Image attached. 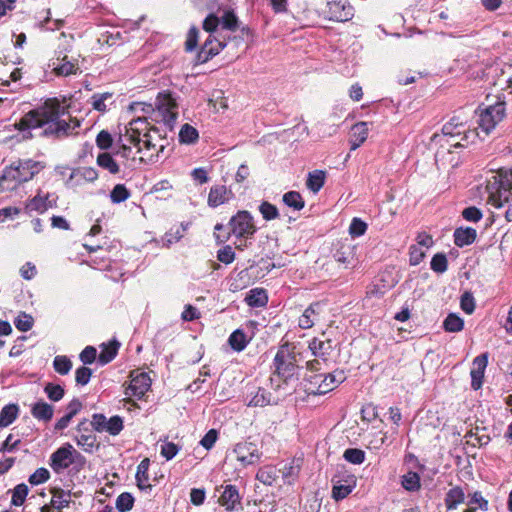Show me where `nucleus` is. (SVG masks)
Wrapping results in <instances>:
<instances>
[{
  "label": "nucleus",
  "instance_id": "61",
  "mask_svg": "<svg viewBox=\"0 0 512 512\" xmlns=\"http://www.w3.org/2000/svg\"><path fill=\"white\" fill-rule=\"evenodd\" d=\"M352 489H353V486H351V485H344V484L334 485L333 489H332V497L336 501L343 500L352 492Z\"/></svg>",
  "mask_w": 512,
  "mask_h": 512
},
{
  "label": "nucleus",
  "instance_id": "4",
  "mask_svg": "<svg viewBox=\"0 0 512 512\" xmlns=\"http://www.w3.org/2000/svg\"><path fill=\"white\" fill-rule=\"evenodd\" d=\"M49 465L57 474L69 467L74 473H79L86 465V458L70 443H65L51 454Z\"/></svg>",
  "mask_w": 512,
  "mask_h": 512
},
{
  "label": "nucleus",
  "instance_id": "29",
  "mask_svg": "<svg viewBox=\"0 0 512 512\" xmlns=\"http://www.w3.org/2000/svg\"><path fill=\"white\" fill-rule=\"evenodd\" d=\"M150 461L148 458L143 459L138 467L136 472V481L139 489L144 490L147 488H151V485L148 483V469H149Z\"/></svg>",
  "mask_w": 512,
  "mask_h": 512
},
{
  "label": "nucleus",
  "instance_id": "47",
  "mask_svg": "<svg viewBox=\"0 0 512 512\" xmlns=\"http://www.w3.org/2000/svg\"><path fill=\"white\" fill-rule=\"evenodd\" d=\"M47 397L54 402L60 401L65 394L64 388L58 384L47 383L44 387Z\"/></svg>",
  "mask_w": 512,
  "mask_h": 512
},
{
  "label": "nucleus",
  "instance_id": "18",
  "mask_svg": "<svg viewBox=\"0 0 512 512\" xmlns=\"http://www.w3.org/2000/svg\"><path fill=\"white\" fill-rule=\"evenodd\" d=\"M57 196L55 194L46 193L45 195L41 194V191L30 200L27 205L28 209L31 211H37L43 213L48 208H52L56 206Z\"/></svg>",
  "mask_w": 512,
  "mask_h": 512
},
{
  "label": "nucleus",
  "instance_id": "26",
  "mask_svg": "<svg viewBox=\"0 0 512 512\" xmlns=\"http://www.w3.org/2000/svg\"><path fill=\"white\" fill-rule=\"evenodd\" d=\"M120 343L117 340H112L108 344L102 345V350L98 356L100 364L105 365L111 362L117 355Z\"/></svg>",
  "mask_w": 512,
  "mask_h": 512
},
{
  "label": "nucleus",
  "instance_id": "52",
  "mask_svg": "<svg viewBox=\"0 0 512 512\" xmlns=\"http://www.w3.org/2000/svg\"><path fill=\"white\" fill-rule=\"evenodd\" d=\"M259 211L262 217L267 221L274 220L279 216L277 207L267 201L261 203Z\"/></svg>",
  "mask_w": 512,
  "mask_h": 512
},
{
  "label": "nucleus",
  "instance_id": "21",
  "mask_svg": "<svg viewBox=\"0 0 512 512\" xmlns=\"http://www.w3.org/2000/svg\"><path fill=\"white\" fill-rule=\"evenodd\" d=\"M453 237L455 245L462 248L475 241L477 232L472 227H459L455 229Z\"/></svg>",
  "mask_w": 512,
  "mask_h": 512
},
{
  "label": "nucleus",
  "instance_id": "64",
  "mask_svg": "<svg viewBox=\"0 0 512 512\" xmlns=\"http://www.w3.org/2000/svg\"><path fill=\"white\" fill-rule=\"evenodd\" d=\"M321 504L316 496H312L306 500L301 507L300 512H319Z\"/></svg>",
  "mask_w": 512,
  "mask_h": 512
},
{
  "label": "nucleus",
  "instance_id": "6",
  "mask_svg": "<svg viewBox=\"0 0 512 512\" xmlns=\"http://www.w3.org/2000/svg\"><path fill=\"white\" fill-rule=\"evenodd\" d=\"M505 111L504 101H497L495 104L486 106L481 105L477 111L478 127L488 135L504 119Z\"/></svg>",
  "mask_w": 512,
  "mask_h": 512
},
{
  "label": "nucleus",
  "instance_id": "41",
  "mask_svg": "<svg viewBox=\"0 0 512 512\" xmlns=\"http://www.w3.org/2000/svg\"><path fill=\"white\" fill-rule=\"evenodd\" d=\"M29 488L26 484L21 483L14 487L12 490L11 504L13 506H21L25 502L28 495Z\"/></svg>",
  "mask_w": 512,
  "mask_h": 512
},
{
  "label": "nucleus",
  "instance_id": "63",
  "mask_svg": "<svg viewBox=\"0 0 512 512\" xmlns=\"http://www.w3.org/2000/svg\"><path fill=\"white\" fill-rule=\"evenodd\" d=\"M220 24V18L216 16L214 13H210L203 21L202 28L208 32L213 33L216 31Z\"/></svg>",
  "mask_w": 512,
  "mask_h": 512
},
{
  "label": "nucleus",
  "instance_id": "51",
  "mask_svg": "<svg viewBox=\"0 0 512 512\" xmlns=\"http://www.w3.org/2000/svg\"><path fill=\"white\" fill-rule=\"evenodd\" d=\"M431 269L436 273H444L448 268L447 257L443 253H437L431 260Z\"/></svg>",
  "mask_w": 512,
  "mask_h": 512
},
{
  "label": "nucleus",
  "instance_id": "53",
  "mask_svg": "<svg viewBox=\"0 0 512 512\" xmlns=\"http://www.w3.org/2000/svg\"><path fill=\"white\" fill-rule=\"evenodd\" d=\"M123 427V419L115 415L108 420L104 431L108 432L110 435L116 436L123 430Z\"/></svg>",
  "mask_w": 512,
  "mask_h": 512
},
{
  "label": "nucleus",
  "instance_id": "58",
  "mask_svg": "<svg viewBox=\"0 0 512 512\" xmlns=\"http://www.w3.org/2000/svg\"><path fill=\"white\" fill-rule=\"evenodd\" d=\"M217 259L226 265L231 264L235 260V252L230 245H226L218 250Z\"/></svg>",
  "mask_w": 512,
  "mask_h": 512
},
{
  "label": "nucleus",
  "instance_id": "49",
  "mask_svg": "<svg viewBox=\"0 0 512 512\" xmlns=\"http://www.w3.org/2000/svg\"><path fill=\"white\" fill-rule=\"evenodd\" d=\"M343 457L346 461L352 464H362L365 460V452L357 448L346 449Z\"/></svg>",
  "mask_w": 512,
  "mask_h": 512
},
{
  "label": "nucleus",
  "instance_id": "33",
  "mask_svg": "<svg viewBox=\"0 0 512 512\" xmlns=\"http://www.w3.org/2000/svg\"><path fill=\"white\" fill-rule=\"evenodd\" d=\"M401 484L407 491H418L421 487L420 476L416 472L409 471L402 476Z\"/></svg>",
  "mask_w": 512,
  "mask_h": 512
},
{
  "label": "nucleus",
  "instance_id": "31",
  "mask_svg": "<svg viewBox=\"0 0 512 512\" xmlns=\"http://www.w3.org/2000/svg\"><path fill=\"white\" fill-rule=\"evenodd\" d=\"M18 406L16 404H8L4 406L0 412V427H7L12 424L18 416Z\"/></svg>",
  "mask_w": 512,
  "mask_h": 512
},
{
  "label": "nucleus",
  "instance_id": "43",
  "mask_svg": "<svg viewBox=\"0 0 512 512\" xmlns=\"http://www.w3.org/2000/svg\"><path fill=\"white\" fill-rule=\"evenodd\" d=\"M228 342H229L230 346L232 347V349H234L235 351H238V352L244 350L248 343L247 339H246V335L241 330H235L229 336Z\"/></svg>",
  "mask_w": 512,
  "mask_h": 512
},
{
  "label": "nucleus",
  "instance_id": "9",
  "mask_svg": "<svg viewBox=\"0 0 512 512\" xmlns=\"http://www.w3.org/2000/svg\"><path fill=\"white\" fill-rule=\"evenodd\" d=\"M150 387L151 379L147 373L140 372L134 374V372H132L130 384L125 390V394L128 396L127 403H131L136 406V403L131 399V397L133 396L137 399H142Z\"/></svg>",
  "mask_w": 512,
  "mask_h": 512
},
{
  "label": "nucleus",
  "instance_id": "32",
  "mask_svg": "<svg viewBox=\"0 0 512 512\" xmlns=\"http://www.w3.org/2000/svg\"><path fill=\"white\" fill-rule=\"evenodd\" d=\"M96 162L99 167L108 170L111 174H117L120 171L117 162L113 159L111 154L107 152L100 153L97 156Z\"/></svg>",
  "mask_w": 512,
  "mask_h": 512
},
{
  "label": "nucleus",
  "instance_id": "13",
  "mask_svg": "<svg viewBox=\"0 0 512 512\" xmlns=\"http://www.w3.org/2000/svg\"><path fill=\"white\" fill-rule=\"evenodd\" d=\"M149 129V123L142 118L134 119L129 123V127L127 128L128 141L131 144L138 146V152L141 151V137H143L144 133L148 132Z\"/></svg>",
  "mask_w": 512,
  "mask_h": 512
},
{
  "label": "nucleus",
  "instance_id": "56",
  "mask_svg": "<svg viewBox=\"0 0 512 512\" xmlns=\"http://www.w3.org/2000/svg\"><path fill=\"white\" fill-rule=\"evenodd\" d=\"M199 40V29L195 26H192L187 34V39L185 42V49L188 52L193 51L197 45Z\"/></svg>",
  "mask_w": 512,
  "mask_h": 512
},
{
  "label": "nucleus",
  "instance_id": "19",
  "mask_svg": "<svg viewBox=\"0 0 512 512\" xmlns=\"http://www.w3.org/2000/svg\"><path fill=\"white\" fill-rule=\"evenodd\" d=\"M163 141L162 135L159 133V130L156 127H150L148 132L144 133V136L141 137V143L147 150L155 149L159 146V150L157 151V155L159 152H163L165 145L160 144L159 142Z\"/></svg>",
  "mask_w": 512,
  "mask_h": 512
},
{
  "label": "nucleus",
  "instance_id": "60",
  "mask_svg": "<svg viewBox=\"0 0 512 512\" xmlns=\"http://www.w3.org/2000/svg\"><path fill=\"white\" fill-rule=\"evenodd\" d=\"M460 306H461V309L467 314H472L474 312L475 300H474L472 293H470V292L463 293V295L461 296Z\"/></svg>",
  "mask_w": 512,
  "mask_h": 512
},
{
  "label": "nucleus",
  "instance_id": "54",
  "mask_svg": "<svg viewBox=\"0 0 512 512\" xmlns=\"http://www.w3.org/2000/svg\"><path fill=\"white\" fill-rule=\"evenodd\" d=\"M367 224L360 218H353L349 226V233L352 237H360L365 234Z\"/></svg>",
  "mask_w": 512,
  "mask_h": 512
},
{
  "label": "nucleus",
  "instance_id": "20",
  "mask_svg": "<svg viewBox=\"0 0 512 512\" xmlns=\"http://www.w3.org/2000/svg\"><path fill=\"white\" fill-rule=\"evenodd\" d=\"M368 137L367 122H359L352 126L350 135L351 150L360 147Z\"/></svg>",
  "mask_w": 512,
  "mask_h": 512
},
{
  "label": "nucleus",
  "instance_id": "25",
  "mask_svg": "<svg viewBox=\"0 0 512 512\" xmlns=\"http://www.w3.org/2000/svg\"><path fill=\"white\" fill-rule=\"evenodd\" d=\"M334 259L347 267L355 261L354 246L342 244L334 253Z\"/></svg>",
  "mask_w": 512,
  "mask_h": 512
},
{
  "label": "nucleus",
  "instance_id": "7",
  "mask_svg": "<svg viewBox=\"0 0 512 512\" xmlns=\"http://www.w3.org/2000/svg\"><path fill=\"white\" fill-rule=\"evenodd\" d=\"M155 107L162 116L164 124L172 130L178 117L176 98L169 91L160 92L156 98Z\"/></svg>",
  "mask_w": 512,
  "mask_h": 512
},
{
  "label": "nucleus",
  "instance_id": "39",
  "mask_svg": "<svg viewBox=\"0 0 512 512\" xmlns=\"http://www.w3.org/2000/svg\"><path fill=\"white\" fill-rule=\"evenodd\" d=\"M283 202L288 207L293 208L294 210H301L304 208L305 202L301 196V194L297 191H289L283 195Z\"/></svg>",
  "mask_w": 512,
  "mask_h": 512
},
{
  "label": "nucleus",
  "instance_id": "38",
  "mask_svg": "<svg viewBox=\"0 0 512 512\" xmlns=\"http://www.w3.org/2000/svg\"><path fill=\"white\" fill-rule=\"evenodd\" d=\"M463 327V319L455 313L448 314L443 322V328L447 332H459Z\"/></svg>",
  "mask_w": 512,
  "mask_h": 512
},
{
  "label": "nucleus",
  "instance_id": "17",
  "mask_svg": "<svg viewBox=\"0 0 512 512\" xmlns=\"http://www.w3.org/2000/svg\"><path fill=\"white\" fill-rule=\"evenodd\" d=\"M322 308L323 304L320 302L310 304L299 318V327L302 329L311 328L318 321Z\"/></svg>",
  "mask_w": 512,
  "mask_h": 512
},
{
  "label": "nucleus",
  "instance_id": "12",
  "mask_svg": "<svg viewBox=\"0 0 512 512\" xmlns=\"http://www.w3.org/2000/svg\"><path fill=\"white\" fill-rule=\"evenodd\" d=\"M305 391L312 395H323L334 388L330 387L328 374H313L306 378Z\"/></svg>",
  "mask_w": 512,
  "mask_h": 512
},
{
  "label": "nucleus",
  "instance_id": "15",
  "mask_svg": "<svg viewBox=\"0 0 512 512\" xmlns=\"http://www.w3.org/2000/svg\"><path fill=\"white\" fill-rule=\"evenodd\" d=\"M233 196L232 191L227 189L226 186L214 185L210 188L207 203L210 207L216 208L227 203Z\"/></svg>",
  "mask_w": 512,
  "mask_h": 512
},
{
  "label": "nucleus",
  "instance_id": "37",
  "mask_svg": "<svg viewBox=\"0 0 512 512\" xmlns=\"http://www.w3.org/2000/svg\"><path fill=\"white\" fill-rule=\"evenodd\" d=\"M74 177L80 178L86 182H94L98 179V172L93 167H80L73 170L70 180Z\"/></svg>",
  "mask_w": 512,
  "mask_h": 512
},
{
  "label": "nucleus",
  "instance_id": "27",
  "mask_svg": "<svg viewBox=\"0 0 512 512\" xmlns=\"http://www.w3.org/2000/svg\"><path fill=\"white\" fill-rule=\"evenodd\" d=\"M245 301L251 307H263L268 302V296L264 289L254 288L249 291Z\"/></svg>",
  "mask_w": 512,
  "mask_h": 512
},
{
  "label": "nucleus",
  "instance_id": "3",
  "mask_svg": "<svg viewBox=\"0 0 512 512\" xmlns=\"http://www.w3.org/2000/svg\"><path fill=\"white\" fill-rule=\"evenodd\" d=\"M486 191L488 201L495 207H501L503 203H509L505 212L508 221H512V170L492 176L487 182Z\"/></svg>",
  "mask_w": 512,
  "mask_h": 512
},
{
  "label": "nucleus",
  "instance_id": "62",
  "mask_svg": "<svg viewBox=\"0 0 512 512\" xmlns=\"http://www.w3.org/2000/svg\"><path fill=\"white\" fill-rule=\"evenodd\" d=\"M482 212L475 206H470L462 211V217L470 222H478L482 219Z\"/></svg>",
  "mask_w": 512,
  "mask_h": 512
},
{
  "label": "nucleus",
  "instance_id": "8",
  "mask_svg": "<svg viewBox=\"0 0 512 512\" xmlns=\"http://www.w3.org/2000/svg\"><path fill=\"white\" fill-rule=\"evenodd\" d=\"M229 226L231 233L237 238H248L256 232L253 217L246 210L238 211L237 214L230 219Z\"/></svg>",
  "mask_w": 512,
  "mask_h": 512
},
{
  "label": "nucleus",
  "instance_id": "46",
  "mask_svg": "<svg viewBox=\"0 0 512 512\" xmlns=\"http://www.w3.org/2000/svg\"><path fill=\"white\" fill-rule=\"evenodd\" d=\"M134 497L128 493H121L116 499V508L119 512H128L133 508Z\"/></svg>",
  "mask_w": 512,
  "mask_h": 512
},
{
  "label": "nucleus",
  "instance_id": "11",
  "mask_svg": "<svg viewBox=\"0 0 512 512\" xmlns=\"http://www.w3.org/2000/svg\"><path fill=\"white\" fill-rule=\"evenodd\" d=\"M236 458L244 466L252 465L259 461L261 453L259 452L256 444L252 442H242L236 444L234 448Z\"/></svg>",
  "mask_w": 512,
  "mask_h": 512
},
{
  "label": "nucleus",
  "instance_id": "36",
  "mask_svg": "<svg viewBox=\"0 0 512 512\" xmlns=\"http://www.w3.org/2000/svg\"><path fill=\"white\" fill-rule=\"evenodd\" d=\"M113 93L104 92L93 94L90 98V104L93 109L99 112H105L107 110L106 101L112 99Z\"/></svg>",
  "mask_w": 512,
  "mask_h": 512
},
{
  "label": "nucleus",
  "instance_id": "1",
  "mask_svg": "<svg viewBox=\"0 0 512 512\" xmlns=\"http://www.w3.org/2000/svg\"><path fill=\"white\" fill-rule=\"evenodd\" d=\"M15 127L19 131L27 132L23 135L25 139L32 137L30 130L35 128H43L42 136L62 139L76 133L80 121L69 115L68 106L62 105L56 98H50L26 113Z\"/></svg>",
  "mask_w": 512,
  "mask_h": 512
},
{
  "label": "nucleus",
  "instance_id": "22",
  "mask_svg": "<svg viewBox=\"0 0 512 512\" xmlns=\"http://www.w3.org/2000/svg\"><path fill=\"white\" fill-rule=\"evenodd\" d=\"M31 414L39 421L49 422L53 418L54 408L51 404L40 400L33 404Z\"/></svg>",
  "mask_w": 512,
  "mask_h": 512
},
{
  "label": "nucleus",
  "instance_id": "50",
  "mask_svg": "<svg viewBox=\"0 0 512 512\" xmlns=\"http://www.w3.org/2000/svg\"><path fill=\"white\" fill-rule=\"evenodd\" d=\"M32 316L24 312L20 313L14 320L15 327L21 332H27L33 327Z\"/></svg>",
  "mask_w": 512,
  "mask_h": 512
},
{
  "label": "nucleus",
  "instance_id": "59",
  "mask_svg": "<svg viewBox=\"0 0 512 512\" xmlns=\"http://www.w3.org/2000/svg\"><path fill=\"white\" fill-rule=\"evenodd\" d=\"M91 376L92 370L86 366H81L75 372L76 383L84 386L89 383Z\"/></svg>",
  "mask_w": 512,
  "mask_h": 512
},
{
  "label": "nucleus",
  "instance_id": "57",
  "mask_svg": "<svg viewBox=\"0 0 512 512\" xmlns=\"http://www.w3.org/2000/svg\"><path fill=\"white\" fill-rule=\"evenodd\" d=\"M50 477V473L46 468H38L33 474L29 476V483L32 485H39L46 482Z\"/></svg>",
  "mask_w": 512,
  "mask_h": 512
},
{
  "label": "nucleus",
  "instance_id": "48",
  "mask_svg": "<svg viewBox=\"0 0 512 512\" xmlns=\"http://www.w3.org/2000/svg\"><path fill=\"white\" fill-rule=\"evenodd\" d=\"M55 371L61 375H66L72 368V362L66 356H56L53 361Z\"/></svg>",
  "mask_w": 512,
  "mask_h": 512
},
{
  "label": "nucleus",
  "instance_id": "55",
  "mask_svg": "<svg viewBox=\"0 0 512 512\" xmlns=\"http://www.w3.org/2000/svg\"><path fill=\"white\" fill-rule=\"evenodd\" d=\"M113 144V137L107 130H101L96 137V145L101 150H108Z\"/></svg>",
  "mask_w": 512,
  "mask_h": 512
},
{
  "label": "nucleus",
  "instance_id": "28",
  "mask_svg": "<svg viewBox=\"0 0 512 512\" xmlns=\"http://www.w3.org/2000/svg\"><path fill=\"white\" fill-rule=\"evenodd\" d=\"M51 493H52L51 505L54 508L61 510V509L69 506L70 501H71L70 500V497H71L70 491H65L61 488H53L51 490Z\"/></svg>",
  "mask_w": 512,
  "mask_h": 512
},
{
  "label": "nucleus",
  "instance_id": "44",
  "mask_svg": "<svg viewBox=\"0 0 512 512\" xmlns=\"http://www.w3.org/2000/svg\"><path fill=\"white\" fill-rule=\"evenodd\" d=\"M74 440L76 444L83 448L86 452H92L95 443H96V436L91 433H82L79 435H76L74 437Z\"/></svg>",
  "mask_w": 512,
  "mask_h": 512
},
{
  "label": "nucleus",
  "instance_id": "24",
  "mask_svg": "<svg viewBox=\"0 0 512 512\" xmlns=\"http://www.w3.org/2000/svg\"><path fill=\"white\" fill-rule=\"evenodd\" d=\"M444 501L447 510L456 509L459 504L464 503L465 493L461 487H453L446 493Z\"/></svg>",
  "mask_w": 512,
  "mask_h": 512
},
{
  "label": "nucleus",
  "instance_id": "34",
  "mask_svg": "<svg viewBox=\"0 0 512 512\" xmlns=\"http://www.w3.org/2000/svg\"><path fill=\"white\" fill-rule=\"evenodd\" d=\"M199 138V134L196 128L190 124H184L179 132V141L184 144H193Z\"/></svg>",
  "mask_w": 512,
  "mask_h": 512
},
{
  "label": "nucleus",
  "instance_id": "40",
  "mask_svg": "<svg viewBox=\"0 0 512 512\" xmlns=\"http://www.w3.org/2000/svg\"><path fill=\"white\" fill-rule=\"evenodd\" d=\"M213 43V36L209 35L205 40L201 50L197 53L195 64H204L215 56V52L209 51V45Z\"/></svg>",
  "mask_w": 512,
  "mask_h": 512
},
{
  "label": "nucleus",
  "instance_id": "2",
  "mask_svg": "<svg viewBox=\"0 0 512 512\" xmlns=\"http://www.w3.org/2000/svg\"><path fill=\"white\" fill-rule=\"evenodd\" d=\"M44 165L32 159H18L5 167L0 177L2 190H14L24 182L31 180L38 174Z\"/></svg>",
  "mask_w": 512,
  "mask_h": 512
},
{
  "label": "nucleus",
  "instance_id": "14",
  "mask_svg": "<svg viewBox=\"0 0 512 512\" xmlns=\"http://www.w3.org/2000/svg\"><path fill=\"white\" fill-rule=\"evenodd\" d=\"M219 504L225 508L226 511H234L241 505V496L235 485H226L222 494L219 497Z\"/></svg>",
  "mask_w": 512,
  "mask_h": 512
},
{
  "label": "nucleus",
  "instance_id": "10",
  "mask_svg": "<svg viewBox=\"0 0 512 512\" xmlns=\"http://www.w3.org/2000/svg\"><path fill=\"white\" fill-rule=\"evenodd\" d=\"M327 17L329 20L346 22L353 17V7L346 0H331L327 2Z\"/></svg>",
  "mask_w": 512,
  "mask_h": 512
},
{
  "label": "nucleus",
  "instance_id": "45",
  "mask_svg": "<svg viewBox=\"0 0 512 512\" xmlns=\"http://www.w3.org/2000/svg\"><path fill=\"white\" fill-rule=\"evenodd\" d=\"M220 22L224 29H227V30H230L233 32L236 31L239 27L238 17L235 15V13L232 10L225 11L223 16L220 19Z\"/></svg>",
  "mask_w": 512,
  "mask_h": 512
},
{
  "label": "nucleus",
  "instance_id": "16",
  "mask_svg": "<svg viewBox=\"0 0 512 512\" xmlns=\"http://www.w3.org/2000/svg\"><path fill=\"white\" fill-rule=\"evenodd\" d=\"M335 345L331 339L313 338L309 343V349L317 358L327 361V357L333 352Z\"/></svg>",
  "mask_w": 512,
  "mask_h": 512
},
{
  "label": "nucleus",
  "instance_id": "5",
  "mask_svg": "<svg viewBox=\"0 0 512 512\" xmlns=\"http://www.w3.org/2000/svg\"><path fill=\"white\" fill-rule=\"evenodd\" d=\"M275 373L285 383H288L298 375L299 366L296 355L290 344L286 343L278 349L274 361Z\"/></svg>",
  "mask_w": 512,
  "mask_h": 512
},
{
  "label": "nucleus",
  "instance_id": "42",
  "mask_svg": "<svg viewBox=\"0 0 512 512\" xmlns=\"http://www.w3.org/2000/svg\"><path fill=\"white\" fill-rule=\"evenodd\" d=\"M131 196L130 191L124 184H117L110 192V199L112 203L119 204L126 201Z\"/></svg>",
  "mask_w": 512,
  "mask_h": 512
},
{
  "label": "nucleus",
  "instance_id": "23",
  "mask_svg": "<svg viewBox=\"0 0 512 512\" xmlns=\"http://www.w3.org/2000/svg\"><path fill=\"white\" fill-rule=\"evenodd\" d=\"M270 404H277V400L265 388L259 387L250 399L248 406L264 407Z\"/></svg>",
  "mask_w": 512,
  "mask_h": 512
},
{
  "label": "nucleus",
  "instance_id": "30",
  "mask_svg": "<svg viewBox=\"0 0 512 512\" xmlns=\"http://www.w3.org/2000/svg\"><path fill=\"white\" fill-rule=\"evenodd\" d=\"M326 173L322 170H314L307 177L306 186L313 193H317L325 184Z\"/></svg>",
  "mask_w": 512,
  "mask_h": 512
},
{
  "label": "nucleus",
  "instance_id": "35",
  "mask_svg": "<svg viewBox=\"0 0 512 512\" xmlns=\"http://www.w3.org/2000/svg\"><path fill=\"white\" fill-rule=\"evenodd\" d=\"M277 477V470L272 466L260 468L256 474V479L268 486H271L276 481Z\"/></svg>",
  "mask_w": 512,
  "mask_h": 512
}]
</instances>
